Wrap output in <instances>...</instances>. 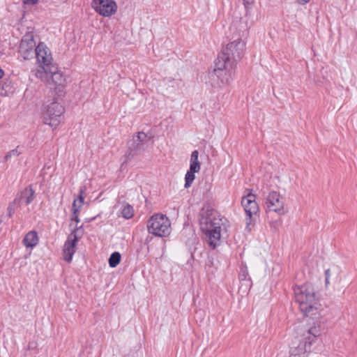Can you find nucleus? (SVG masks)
<instances>
[{"mask_svg":"<svg viewBox=\"0 0 357 357\" xmlns=\"http://www.w3.org/2000/svg\"><path fill=\"white\" fill-rule=\"evenodd\" d=\"M218 216V212L209 205L203 206L199 214L200 228L212 249H215L220 241L222 220Z\"/></svg>","mask_w":357,"mask_h":357,"instance_id":"1","label":"nucleus"},{"mask_svg":"<svg viewBox=\"0 0 357 357\" xmlns=\"http://www.w3.org/2000/svg\"><path fill=\"white\" fill-rule=\"evenodd\" d=\"M296 302L299 303V308L303 314H307L317 309L315 294L313 289L307 285H302L294 289Z\"/></svg>","mask_w":357,"mask_h":357,"instance_id":"2","label":"nucleus"},{"mask_svg":"<svg viewBox=\"0 0 357 357\" xmlns=\"http://www.w3.org/2000/svg\"><path fill=\"white\" fill-rule=\"evenodd\" d=\"M236 66L218 56L211 76H215L220 82L219 86L229 84L234 79Z\"/></svg>","mask_w":357,"mask_h":357,"instance_id":"3","label":"nucleus"},{"mask_svg":"<svg viewBox=\"0 0 357 357\" xmlns=\"http://www.w3.org/2000/svg\"><path fill=\"white\" fill-rule=\"evenodd\" d=\"M149 234L160 237H166L170 234L171 223L169 218L162 214H155L147 222Z\"/></svg>","mask_w":357,"mask_h":357,"instance_id":"4","label":"nucleus"},{"mask_svg":"<svg viewBox=\"0 0 357 357\" xmlns=\"http://www.w3.org/2000/svg\"><path fill=\"white\" fill-rule=\"evenodd\" d=\"M245 49V43L239 39L227 44L218 56L236 66L237 62L243 56Z\"/></svg>","mask_w":357,"mask_h":357,"instance_id":"5","label":"nucleus"},{"mask_svg":"<svg viewBox=\"0 0 357 357\" xmlns=\"http://www.w3.org/2000/svg\"><path fill=\"white\" fill-rule=\"evenodd\" d=\"M65 112L64 107L56 101L47 104L43 111V122L51 127L56 128L61 122Z\"/></svg>","mask_w":357,"mask_h":357,"instance_id":"6","label":"nucleus"},{"mask_svg":"<svg viewBox=\"0 0 357 357\" xmlns=\"http://www.w3.org/2000/svg\"><path fill=\"white\" fill-rule=\"evenodd\" d=\"M255 198V195L249 192L247 195L243 196L241 200V204L246 214V229L248 231L251 230L250 225L252 223L253 216H257L259 211V206Z\"/></svg>","mask_w":357,"mask_h":357,"instance_id":"7","label":"nucleus"},{"mask_svg":"<svg viewBox=\"0 0 357 357\" xmlns=\"http://www.w3.org/2000/svg\"><path fill=\"white\" fill-rule=\"evenodd\" d=\"M310 341L305 340L301 335L294 338L290 347L289 357H307L311 351Z\"/></svg>","mask_w":357,"mask_h":357,"instance_id":"8","label":"nucleus"},{"mask_svg":"<svg viewBox=\"0 0 357 357\" xmlns=\"http://www.w3.org/2000/svg\"><path fill=\"white\" fill-rule=\"evenodd\" d=\"M36 43L33 32H28L23 36L19 47V53L24 60H28L34 56Z\"/></svg>","mask_w":357,"mask_h":357,"instance_id":"9","label":"nucleus"},{"mask_svg":"<svg viewBox=\"0 0 357 357\" xmlns=\"http://www.w3.org/2000/svg\"><path fill=\"white\" fill-rule=\"evenodd\" d=\"M82 226L78 227L76 226L72 231L70 234L68 236L66 241L64 243L63 249V259L67 262H70L75 252V247L79 239L81 238L82 234L79 236V229Z\"/></svg>","mask_w":357,"mask_h":357,"instance_id":"10","label":"nucleus"},{"mask_svg":"<svg viewBox=\"0 0 357 357\" xmlns=\"http://www.w3.org/2000/svg\"><path fill=\"white\" fill-rule=\"evenodd\" d=\"M92 7L100 15L109 17L114 14L117 9V5L112 0H93Z\"/></svg>","mask_w":357,"mask_h":357,"instance_id":"11","label":"nucleus"},{"mask_svg":"<svg viewBox=\"0 0 357 357\" xmlns=\"http://www.w3.org/2000/svg\"><path fill=\"white\" fill-rule=\"evenodd\" d=\"M266 206L268 211H273L278 214H283L284 202L279 192L271 191L266 197Z\"/></svg>","mask_w":357,"mask_h":357,"instance_id":"12","label":"nucleus"},{"mask_svg":"<svg viewBox=\"0 0 357 357\" xmlns=\"http://www.w3.org/2000/svg\"><path fill=\"white\" fill-rule=\"evenodd\" d=\"M35 199V191L31 186L25 188L22 191L18 193L14 201L17 206H21L23 204L28 205Z\"/></svg>","mask_w":357,"mask_h":357,"instance_id":"13","label":"nucleus"},{"mask_svg":"<svg viewBox=\"0 0 357 357\" xmlns=\"http://www.w3.org/2000/svg\"><path fill=\"white\" fill-rule=\"evenodd\" d=\"M296 334L301 335L305 340L310 341V344L314 341L317 337L321 334L320 326H314L310 328H298Z\"/></svg>","mask_w":357,"mask_h":357,"instance_id":"14","label":"nucleus"},{"mask_svg":"<svg viewBox=\"0 0 357 357\" xmlns=\"http://www.w3.org/2000/svg\"><path fill=\"white\" fill-rule=\"evenodd\" d=\"M35 56L40 64L47 65V62L52 60V55L49 50L43 43H40L36 47Z\"/></svg>","mask_w":357,"mask_h":357,"instance_id":"15","label":"nucleus"},{"mask_svg":"<svg viewBox=\"0 0 357 357\" xmlns=\"http://www.w3.org/2000/svg\"><path fill=\"white\" fill-rule=\"evenodd\" d=\"M128 150L125 154L126 161L130 160L138 151L144 150L142 143L136 140V136H133L132 139L128 142Z\"/></svg>","mask_w":357,"mask_h":357,"instance_id":"16","label":"nucleus"},{"mask_svg":"<svg viewBox=\"0 0 357 357\" xmlns=\"http://www.w3.org/2000/svg\"><path fill=\"white\" fill-rule=\"evenodd\" d=\"M38 243V237L36 231H31L28 232L24 238L23 239V243L26 248H33Z\"/></svg>","mask_w":357,"mask_h":357,"instance_id":"17","label":"nucleus"},{"mask_svg":"<svg viewBox=\"0 0 357 357\" xmlns=\"http://www.w3.org/2000/svg\"><path fill=\"white\" fill-rule=\"evenodd\" d=\"M46 68L47 66L44 64H40V66L35 70H33L32 73L36 77L40 79L42 81L50 84L48 71H47Z\"/></svg>","mask_w":357,"mask_h":357,"instance_id":"18","label":"nucleus"},{"mask_svg":"<svg viewBox=\"0 0 357 357\" xmlns=\"http://www.w3.org/2000/svg\"><path fill=\"white\" fill-rule=\"evenodd\" d=\"M199 152L197 150L192 151L190 157V169L194 171L199 172L200 170V162L198 160Z\"/></svg>","mask_w":357,"mask_h":357,"instance_id":"19","label":"nucleus"},{"mask_svg":"<svg viewBox=\"0 0 357 357\" xmlns=\"http://www.w3.org/2000/svg\"><path fill=\"white\" fill-rule=\"evenodd\" d=\"M50 84H54L56 86H63V83L66 81V78L63 75V74L59 71L57 73H54L50 77Z\"/></svg>","mask_w":357,"mask_h":357,"instance_id":"20","label":"nucleus"},{"mask_svg":"<svg viewBox=\"0 0 357 357\" xmlns=\"http://www.w3.org/2000/svg\"><path fill=\"white\" fill-rule=\"evenodd\" d=\"M197 171H194L192 169H189L185 176V188H188L191 186L193 181L195 178V174L197 173Z\"/></svg>","mask_w":357,"mask_h":357,"instance_id":"21","label":"nucleus"},{"mask_svg":"<svg viewBox=\"0 0 357 357\" xmlns=\"http://www.w3.org/2000/svg\"><path fill=\"white\" fill-rule=\"evenodd\" d=\"M121 255L119 252L112 253L109 258V265L112 268L116 267L121 261Z\"/></svg>","mask_w":357,"mask_h":357,"instance_id":"22","label":"nucleus"},{"mask_svg":"<svg viewBox=\"0 0 357 357\" xmlns=\"http://www.w3.org/2000/svg\"><path fill=\"white\" fill-rule=\"evenodd\" d=\"M122 216L126 219H130L133 216L134 210L131 205L126 204L122 211H121Z\"/></svg>","mask_w":357,"mask_h":357,"instance_id":"23","label":"nucleus"},{"mask_svg":"<svg viewBox=\"0 0 357 357\" xmlns=\"http://www.w3.org/2000/svg\"><path fill=\"white\" fill-rule=\"evenodd\" d=\"M151 138V136H148L147 134L144 132H139L136 135V140L139 141L140 143H142V147L144 148V144L147 143L149 140Z\"/></svg>","mask_w":357,"mask_h":357,"instance_id":"24","label":"nucleus"},{"mask_svg":"<svg viewBox=\"0 0 357 357\" xmlns=\"http://www.w3.org/2000/svg\"><path fill=\"white\" fill-rule=\"evenodd\" d=\"M45 66H47V71H48V76L49 77L52 75H54V73H57L59 72V69H58V67L54 65V64H52V61L50 62H47V65L44 64Z\"/></svg>","mask_w":357,"mask_h":357,"instance_id":"25","label":"nucleus"},{"mask_svg":"<svg viewBox=\"0 0 357 357\" xmlns=\"http://www.w3.org/2000/svg\"><path fill=\"white\" fill-rule=\"evenodd\" d=\"M79 210V209L77 208V201H73L72 206L73 215L71 217V220L75 221L77 223L79 222V219L78 218Z\"/></svg>","mask_w":357,"mask_h":357,"instance_id":"26","label":"nucleus"},{"mask_svg":"<svg viewBox=\"0 0 357 357\" xmlns=\"http://www.w3.org/2000/svg\"><path fill=\"white\" fill-rule=\"evenodd\" d=\"M20 207L19 206H17V204L15 203V202L13 200L12 202H10L8 206V208H7V211H8V213H7V215L9 217V218H11L13 216V215L14 214L15 210Z\"/></svg>","mask_w":357,"mask_h":357,"instance_id":"27","label":"nucleus"},{"mask_svg":"<svg viewBox=\"0 0 357 357\" xmlns=\"http://www.w3.org/2000/svg\"><path fill=\"white\" fill-rule=\"evenodd\" d=\"M84 190H85V187L80 188L79 195L77 197V198L74 200V201H77V203L79 202V205L77 206L78 209H79L84 204V197L82 195L84 192Z\"/></svg>","mask_w":357,"mask_h":357,"instance_id":"28","label":"nucleus"},{"mask_svg":"<svg viewBox=\"0 0 357 357\" xmlns=\"http://www.w3.org/2000/svg\"><path fill=\"white\" fill-rule=\"evenodd\" d=\"M21 154V152L18 151V149H15L10 151L5 156V160H8L11 158L13 156H18Z\"/></svg>","mask_w":357,"mask_h":357,"instance_id":"29","label":"nucleus"},{"mask_svg":"<svg viewBox=\"0 0 357 357\" xmlns=\"http://www.w3.org/2000/svg\"><path fill=\"white\" fill-rule=\"evenodd\" d=\"M325 276H326V285L329 284V276H330V269L328 268L325 271Z\"/></svg>","mask_w":357,"mask_h":357,"instance_id":"30","label":"nucleus"},{"mask_svg":"<svg viewBox=\"0 0 357 357\" xmlns=\"http://www.w3.org/2000/svg\"><path fill=\"white\" fill-rule=\"evenodd\" d=\"M38 0H22L24 4L33 5L38 2Z\"/></svg>","mask_w":357,"mask_h":357,"instance_id":"31","label":"nucleus"},{"mask_svg":"<svg viewBox=\"0 0 357 357\" xmlns=\"http://www.w3.org/2000/svg\"><path fill=\"white\" fill-rule=\"evenodd\" d=\"M247 273L245 271H243L242 273L239 274V279L241 280H245L246 279Z\"/></svg>","mask_w":357,"mask_h":357,"instance_id":"32","label":"nucleus"},{"mask_svg":"<svg viewBox=\"0 0 357 357\" xmlns=\"http://www.w3.org/2000/svg\"><path fill=\"white\" fill-rule=\"evenodd\" d=\"M213 265V259L211 257H208L207 261H206V266L211 267Z\"/></svg>","mask_w":357,"mask_h":357,"instance_id":"33","label":"nucleus"},{"mask_svg":"<svg viewBox=\"0 0 357 357\" xmlns=\"http://www.w3.org/2000/svg\"><path fill=\"white\" fill-rule=\"evenodd\" d=\"M244 4L246 5H250L253 3L254 0H243Z\"/></svg>","mask_w":357,"mask_h":357,"instance_id":"34","label":"nucleus"},{"mask_svg":"<svg viewBox=\"0 0 357 357\" xmlns=\"http://www.w3.org/2000/svg\"><path fill=\"white\" fill-rule=\"evenodd\" d=\"M298 1L300 4L303 5V4L308 3L310 1V0H298Z\"/></svg>","mask_w":357,"mask_h":357,"instance_id":"35","label":"nucleus"},{"mask_svg":"<svg viewBox=\"0 0 357 357\" xmlns=\"http://www.w3.org/2000/svg\"><path fill=\"white\" fill-rule=\"evenodd\" d=\"M3 75H4L3 70L1 68H0V78H1L3 76Z\"/></svg>","mask_w":357,"mask_h":357,"instance_id":"36","label":"nucleus"}]
</instances>
